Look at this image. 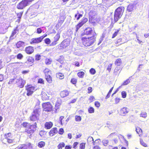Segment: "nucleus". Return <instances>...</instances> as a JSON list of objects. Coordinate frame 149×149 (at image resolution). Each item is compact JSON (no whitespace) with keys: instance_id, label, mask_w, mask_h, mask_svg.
I'll list each match as a JSON object with an SVG mask.
<instances>
[{"instance_id":"1","label":"nucleus","mask_w":149,"mask_h":149,"mask_svg":"<svg viewBox=\"0 0 149 149\" xmlns=\"http://www.w3.org/2000/svg\"><path fill=\"white\" fill-rule=\"evenodd\" d=\"M96 33H95L93 34V36L90 37H83L81 38V40L83 45L86 47L89 46L93 45L95 41V36Z\"/></svg>"},{"instance_id":"2","label":"nucleus","mask_w":149,"mask_h":149,"mask_svg":"<svg viewBox=\"0 0 149 149\" xmlns=\"http://www.w3.org/2000/svg\"><path fill=\"white\" fill-rule=\"evenodd\" d=\"M124 9L123 7L121 6L118 7L116 10L114 15V19L115 22H117L121 17L123 15Z\"/></svg>"},{"instance_id":"3","label":"nucleus","mask_w":149,"mask_h":149,"mask_svg":"<svg viewBox=\"0 0 149 149\" xmlns=\"http://www.w3.org/2000/svg\"><path fill=\"white\" fill-rule=\"evenodd\" d=\"M40 110V109L39 108L35 109L34 110L30 117L31 121H36L39 119Z\"/></svg>"},{"instance_id":"4","label":"nucleus","mask_w":149,"mask_h":149,"mask_svg":"<svg viewBox=\"0 0 149 149\" xmlns=\"http://www.w3.org/2000/svg\"><path fill=\"white\" fill-rule=\"evenodd\" d=\"M34 0H23L19 2L17 7L19 9H23Z\"/></svg>"},{"instance_id":"5","label":"nucleus","mask_w":149,"mask_h":149,"mask_svg":"<svg viewBox=\"0 0 149 149\" xmlns=\"http://www.w3.org/2000/svg\"><path fill=\"white\" fill-rule=\"evenodd\" d=\"M5 140L9 143H13L15 142L10 133L6 134L4 135Z\"/></svg>"},{"instance_id":"6","label":"nucleus","mask_w":149,"mask_h":149,"mask_svg":"<svg viewBox=\"0 0 149 149\" xmlns=\"http://www.w3.org/2000/svg\"><path fill=\"white\" fill-rule=\"evenodd\" d=\"M43 110L46 111H50L52 110V106L49 102L44 103L42 104Z\"/></svg>"},{"instance_id":"7","label":"nucleus","mask_w":149,"mask_h":149,"mask_svg":"<svg viewBox=\"0 0 149 149\" xmlns=\"http://www.w3.org/2000/svg\"><path fill=\"white\" fill-rule=\"evenodd\" d=\"M27 92L26 95L28 96L31 95L33 92L36 91L35 88L31 85H28L26 87Z\"/></svg>"},{"instance_id":"8","label":"nucleus","mask_w":149,"mask_h":149,"mask_svg":"<svg viewBox=\"0 0 149 149\" xmlns=\"http://www.w3.org/2000/svg\"><path fill=\"white\" fill-rule=\"evenodd\" d=\"M94 31L91 28L88 27L86 28L85 30L84 31V32L83 33H82L81 36H83L84 35V34L87 35H91L92 34H94V33H93Z\"/></svg>"},{"instance_id":"9","label":"nucleus","mask_w":149,"mask_h":149,"mask_svg":"<svg viewBox=\"0 0 149 149\" xmlns=\"http://www.w3.org/2000/svg\"><path fill=\"white\" fill-rule=\"evenodd\" d=\"M42 37H40L38 38H33L31 39L30 43L31 44L39 43L42 41Z\"/></svg>"},{"instance_id":"10","label":"nucleus","mask_w":149,"mask_h":149,"mask_svg":"<svg viewBox=\"0 0 149 149\" xmlns=\"http://www.w3.org/2000/svg\"><path fill=\"white\" fill-rule=\"evenodd\" d=\"M70 44V40H65L61 43V46L63 48H65L68 46Z\"/></svg>"},{"instance_id":"11","label":"nucleus","mask_w":149,"mask_h":149,"mask_svg":"<svg viewBox=\"0 0 149 149\" xmlns=\"http://www.w3.org/2000/svg\"><path fill=\"white\" fill-rule=\"evenodd\" d=\"M60 37V34L57 33L54 37V40L51 44V46H53L56 44V42L58 41Z\"/></svg>"},{"instance_id":"12","label":"nucleus","mask_w":149,"mask_h":149,"mask_svg":"<svg viewBox=\"0 0 149 149\" xmlns=\"http://www.w3.org/2000/svg\"><path fill=\"white\" fill-rule=\"evenodd\" d=\"M25 51L27 54H30L33 52L34 51V49L31 46H29L26 48L25 49Z\"/></svg>"},{"instance_id":"13","label":"nucleus","mask_w":149,"mask_h":149,"mask_svg":"<svg viewBox=\"0 0 149 149\" xmlns=\"http://www.w3.org/2000/svg\"><path fill=\"white\" fill-rule=\"evenodd\" d=\"M18 30L17 29V27L13 31L10 37L9 40H10L14 39V36L16 34L18 33Z\"/></svg>"},{"instance_id":"14","label":"nucleus","mask_w":149,"mask_h":149,"mask_svg":"<svg viewBox=\"0 0 149 149\" xmlns=\"http://www.w3.org/2000/svg\"><path fill=\"white\" fill-rule=\"evenodd\" d=\"M128 112V109L126 107L122 108L120 111V114L122 115H125Z\"/></svg>"},{"instance_id":"15","label":"nucleus","mask_w":149,"mask_h":149,"mask_svg":"<svg viewBox=\"0 0 149 149\" xmlns=\"http://www.w3.org/2000/svg\"><path fill=\"white\" fill-rule=\"evenodd\" d=\"M25 83V81L21 78L20 81H19L17 85L20 88H22L24 86Z\"/></svg>"},{"instance_id":"16","label":"nucleus","mask_w":149,"mask_h":149,"mask_svg":"<svg viewBox=\"0 0 149 149\" xmlns=\"http://www.w3.org/2000/svg\"><path fill=\"white\" fill-rule=\"evenodd\" d=\"M57 132V128L54 127L52 129L49 133L50 136H52L54 135V134L56 133Z\"/></svg>"},{"instance_id":"17","label":"nucleus","mask_w":149,"mask_h":149,"mask_svg":"<svg viewBox=\"0 0 149 149\" xmlns=\"http://www.w3.org/2000/svg\"><path fill=\"white\" fill-rule=\"evenodd\" d=\"M42 99L43 100H46L49 99L47 94L45 92H42L41 93Z\"/></svg>"},{"instance_id":"18","label":"nucleus","mask_w":149,"mask_h":149,"mask_svg":"<svg viewBox=\"0 0 149 149\" xmlns=\"http://www.w3.org/2000/svg\"><path fill=\"white\" fill-rule=\"evenodd\" d=\"M69 94L68 92L66 90L63 91L61 92L60 93V95L62 97H64Z\"/></svg>"},{"instance_id":"19","label":"nucleus","mask_w":149,"mask_h":149,"mask_svg":"<svg viewBox=\"0 0 149 149\" xmlns=\"http://www.w3.org/2000/svg\"><path fill=\"white\" fill-rule=\"evenodd\" d=\"M53 123L50 122H46L45 124V128L47 129H49L52 127Z\"/></svg>"},{"instance_id":"20","label":"nucleus","mask_w":149,"mask_h":149,"mask_svg":"<svg viewBox=\"0 0 149 149\" xmlns=\"http://www.w3.org/2000/svg\"><path fill=\"white\" fill-rule=\"evenodd\" d=\"M87 143L88 145H89L92 143H93V145H95V143L93 141V138L91 136H89L87 139Z\"/></svg>"},{"instance_id":"21","label":"nucleus","mask_w":149,"mask_h":149,"mask_svg":"<svg viewBox=\"0 0 149 149\" xmlns=\"http://www.w3.org/2000/svg\"><path fill=\"white\" fill-rule=\"evenodd\" d=\"M24 45V43L22 41H19L16 44V46L17 48H19L21 47H23Z\"/></svg>"},{"instance_id":"22","label":"nucleus","mask_w":149,"mask_h":149,"mask_svg":"<svg viewBox=\"0 0 149 149\" xmlns=\"http://www.w3.org/2000/svg\"><path fill=\"white\" fill-rule=\"evenodd\" d=\"M36 127V122L34 123L33 125H31L29 124L28 127V128H29L30 129L33 130L34 131V130H35Z\"/></svg>"},{"instance_id":"23","label":"nucleus","mask_w":149,"mask_h":149,"mask_svg":"<svg viewBox=\"0 0 149 149\" xmlns=\"http://www.w3.org/2000/svg\"><path fill=\"white\" fill-rule=\"evenodd\" d=\"M45 78L47 81L49 83H51L52 82V77L50 75L45 76Z\"/></svg>"},{"instance_id":"24","label":"nucleus","mask_w":149,"mask_h":149,"mask_svg":"<svg viewBox=\"0 0 149 149\" xmlns=\"http://www.w3.org/2000/svg\"><path fill=\"white\" fill-rule=\"evenodd\" d=\"M56 76L57 78L61 79H63L64 77V74L63 73L60 72L57 73L56 74Z\"/></svg>"},{"instance_id":"25","label":"nucleus","mask_w":149,"mask_h":149,"mask_svg":"<svg viewBox=\"0 0 149 149\" xmlns=\"http://www.w3.org/2000/svg\"><path fill=\"white\" fill-rule=\"evenodd\" d=\"M134 5L132 4H130L127 6V10L128 12L132 11L133 10Z\"/></svg>"},{"instance_id":"26","label":"nucleus","mask_w":149,"mask_h":149,"mask_svg":"<svg viewBox=\"0 0 149 149\" xmlns=\"http://www.w3.org/2000/svg\"><path fill=\"white\" fill-rule=\"evenodd\" d=\"M85 74L84 72L83 71H80L78 72L77 73V76L80 78H83Z\"/></svg>"},{"instance_id":"27","label":"nucleus","mask_w":149,"mask_h":149,"mask_svg":"<svg viewBox=\"0 0 149 149\" xmlns=\"http://www.w3.org/2000/svg\"><path fill=\"white\" fill-rule=\"evenodd\" d=\"M136 131L137 134H139V136H140V134L141 135L142 133V130L139 127H137L136 128Z\"/></svg>"},{"instance_id":"28","label":"nucleus","mask_w":149,"mask_h":149,"mask_svg":"<svg viewBox=\"0 0 149 149\" xmlns=\"http://www.w3.org/2000/svg\"><path fill=\"white\" fill-rule=\"evenodd\" d=\"M44 72L45 73V76H47L48 75H50L51 74V71L47 68H46Z\"/></svg>"},{"instance_id":"29","label":"nucleus","mask_w":149,"mask_h":149,"mask_svg":"<svg viewBox=\"0 0 149 149\" xmlns=\"http://www.w3.org/2000/svg\"><path fill=\"white\" fill-rule=\"evenodd\" d=\"M126 42V40H124L123 39L120 38L117 41V44L118 45H120Z\"/></svg>"},{"instance_id":"30","label":"nucleus","mask_w":149,"mask_h":149,"mask_svg":"<svg viewBox=\"0 0 149 149\" xmlns=\"http://www.w3.org/2000/svg\"><path fill=\"white\" fill-rule=\"evenodd\" d=\"M115 64L117 66H120L121 64V59L120 58H118L115 62Z\"/></svg>"},{"instance_id":"31","label":"nucleus","mask_w":149,"mask_h":149,"mask_svg":"<svg viewBox=\"0 0 149 149\" xmlns=\"http://www.w3.org/2000/svg\"><path fill=\"white\" fill-rule=\"evenodd\" d=\"M140 116L145 118L147 117V113L146 112L142 111L140 114Z\"/></svg>"},{"instance_id":"32","label":"nucleus","mask_w":149,"mask_h":149,"mask_svg":"<svg viewBox=\"0 0 149 149\" xmlns=\"http://www.w3.org/2000/svg\"><path fill=\"white\" fill-rule=\"evenodd\" d=\"M27 147L25 145H22L19 146L15 149H27Z\"/></svg>"},{"instance_id":"33","label":"nucleus","mask_w":149,"mask_h":149,"mask_svg":"<svg viewBox=\"0 0 149 149\" xmlns=\"http://www.w3.org/2000/svg\"><path fill=\"white\" fill-rule=\"evenodd\" d=\"M45 142L42 141L38 143V146L40 148H42L45 146Z\"/></svg>"},{"instance_id":"34","label":"nucleus","mask_w":149,"mask_h":149,"mask_svg":"<svg viewBox=\"0 0 149 149\" xmlns=\"http://www.w3.org/2000/svg\"><path fill=\"white\" fill-rule=\"evenodd\" d=\"M65 146V144L64 143L62 142L60 143L58 146V149H62Z\"/></svg>"},{"instance_id":"35","label":"nucleus","mask_w":149,"mask_h":149,"mask_svg":"<svg viewBox=\"0 0 149 149\" xmlns=\"http://www.w3.org/2000/svg\"><path fill=\"white\" fill-rule=\"evenodd\" d=\"M120 30V29H117L116 31H115L114 33L113 34L112 38H113L116 37L119 33V32Z\"/></svg>"},{"instance_id":"36","label":"nucleus","mask_w":149,"mask_h":149,"mask_svg":"<svg viewBox=\"0 0 149 149\" xmlns=\"http://www.w3.org/2000/svg\"><path fill=\"white\" fill-rule=\"evenodd\" d=\"M102 142L104 146H107L108 144L109 141L107 139H104L102 141Z\"/></svg>"},{"instance_id":"37","label":"nucleus","mask_w":149,"mask_h":149,"mask_svg":"<svg viewBox=\"0 0 149 149\" xmlns=\"http://www.w3.org/2000/svg\"><path fill=\"white\" fill-rule=\"evenodd\" d=\"M88 112L90 113H93L94 112V109L93 107H91L88 109Z\"/></svg>"},{"instance_id":"38","label":"nucleus","mask_w":149,"mask_h":149,"mask_svg":"<svg viewBox=\"0 0 149 149\" xmlns=\"http://www.w3.org/2000/svg\"><path fill=\"white\" fill-rule=\"evenodd\" d=\"M85 143H80L79 146V149H84L85 147Z\"/></svg>"},{"instance_id":"39","label":"nucleus","mask_w":149,"mask_h":149,"mask_svg":"<svg viewBox=\"0 0 149 149\" xmlns=\"http://www.w3.org/2000/svg\"><path fill=\"white\" fill-rule=\"evenodd\" d=\"M82 16V15L79 14L78 15L77 14H75V17L77 18V20H79L80 18Z\"/></svg>"},{"instance_id":"40","label":"nucleus","mask_w":149,"mask_h":149,"mask_svg":"<svg viewBox=\"0 0 149 149\" xmlns=\"http://www.w3.org/2000/svg\"><path fill=\"white\" fill-rule=\"evenodd\" d=\"M95 100V97L93 96H91L89 97L88 99V101L90 103L92 102L93 101H94Z\"/></svg>"},{"instance_id":"41","label":"nucleus","mask_w":149,"mask_h":149,"mask_svg":"<svg viewBox=\"0 0 149 149\" xmlns=\"http://www.w3.org/2000/svg\"><path fill=\"white\" fill-rule=\"evenodd\" d=\"M130 82V79H128L123 82V83L122 84V86L126 85L128 84Z\"/></svg>"},{"instance_id":"42","label":"nucleus","mask_w":149,"mask_h":149,"mask_svg":"<svg viewBox=\"0 0 149 149\" xmlns=\"http://www.w3.org/2000/svg\"><path fill=\"white\" fill-rule=\"evenodd\" d=\"M52 62V61L51 59L47 58L45 60V63L47 65H49Z\"/></svg>"},{"instance_id":"43","label":"nucleus","mask_w":149,"mask_h":149,"mask_svg":"<svg viewBox=\"0 0 149 149\" xmlns=\"http://www.w3.org/2000/svg\"><path fill=\"white\" fill-rule=\"evenodd\" d=\"M60 105H58V104H56L55 105V112L56 113H57L59 109V106Z\"/></svg>"},{"instance_id":"44","label":"nucleus","mask_w":149,"mask_h":149,"mask_svg":"<svg viewBox=\"0 0 149 149\" xmlns=\"http://www.w3.org/2000/svg\"><path fill=\"white\" fill-rule=\"evenodd\" d=\"M90 72V73L93 75L95 74L96 73V71L95 69L93 68H91L89 70Z\"/></svg>"},{"instance_id":"45","label":"nucleus","mask_w":149,"mask_h":149,"mask_svg":"<svg viewBox=\"0 0 149 149\" xmlns=\"http://www.w3.org/2000/svg\"><path fill=\"white\" fill-rule=\"evenodd\" d=\"M88 21L87 18H84L82 20L81 22H80L83 25L85 23Z\"/></svg>"},{"instance_id":"46","label":"nucleus","mask_w":149,"mask_h":149,"mask_svg":"<svg viewBox=\"0 0 149 149\" xmlns=\"http://www.w3.org/2000/svg\"><path fill=\"white\" fill-rule=\"evenodd\" d=\"M75 120L76 121L79 122L81 120V117L80 116H75Z\"/></svg>"},{"instance_id":"47","label":"nucleus","mask_w":149,"mask_h":149,"mask_svg":"<svg viewBox=\"0 0 149 149\" xmlns=\"http://www.w3.org/2000/svg\"><path fill=\"white\" fill-rule=\"evenodd\" d=\"M83 25L80 23H79L76 26V31H77Z\"/></svg>"},{"instance_id":"48","label":"nucleus","mask_w":149,"mask_h":149,"mask_svg":"<svg viewBox=\"0 0 149 149\" xmlns=\"http://www.w3.org/2000/svg\"><path fill=\"white\" fill-rule=\"evenodd\" d=\"M45 42L46 44L48 45L50 43L51 40L49 38H47L45 40Z\"/></svg>"},{"instance_id":"49","label":"nucleus","mask_w":149,"mask_h":149,"mask_svg":"<svg viewBox=\"0 0 149 149\" xmlns=\"http://www.w3.org/2000/svg\"><path fill=\"white\" fill-rule=\"evenodd\" d=\"M21 77H17L16 78L14 79V80L15 81L16 83L17 84L19 83V81H20Z\"/></svg>"},{"instance_id":"50","label":"nucleus","mask_w":149,"mask_h":149,"mask_svg":"<svg viewBox=\"0 0 149 149\" xmlns=\"http://www.w3.org/2000/svg\"><path fill=\"white\" fill-rule=\"evenodd\" d=\"M140 143L141 144V145H142V146H144V147H146L147 146V144L145 143L143 141V140L141 139H140Z\"/></svg>"},{"instance_id":"51","label":"nucleus","mask_w":149,"mask_h":149,"mask_svg":"<svg viewBox=\"0 0 149 149\" xmlns=\"http://www.w3.org/2000/svg\"><path fill=\"white\" fill-rule=\"evenodd\" d=\"M17 59H21L23 57V56L21 54H19L17 55Z\"/></svg>"},{"instance_id":"52","label":"nucleus","mask_w":149,"mask_h":149,"mask_svg":"<svg viewBox=\"0 0 149 149\" xmlns=\"http://www.w3.org/2000/svg\"><path fill=\"white\" fill-rule=\"evenodd\" d=\"M112 64H109L107 67V70H108L109 72H110L111 70V69L112 67Z\"/></svg>"},{"instance_id":"53","label":"nucleus","mask_w":149,"mask_h":149,"mask_svg":"<svg viewBox=\"0 0 149 149\" xmlns=\"http://www.w3.org/2000/svg\"><path fill=\"white\" fill-rule=\"evenodd\" d=\"M71 82L73 84H75L77 82V80L75 78H72L71 80Z\"/></svg>"},{"instance_id":"54","label":"nucleus","mask_w":149,"mask_h":149,"mask_svg":"<svg viewBox=\"0 0 149 149\" xmlns=\"http://www.w3.org/2000/svg\"><path fill=\"white\" fill-rule=\"evenodd\" d=\"M100 103L98 101H95V106L97 107H99L100 106Z\"/></svg>"},{"instance_id":"55","label":"nucleus","mask_w":149,"mask_h":149,"mask_svg":"<svg viewBox=\"0 0 149 149\" xmlns=\"http://www.w3.org/2000/svg\"><path fill=\"white\" fill-rule=\"evenodd\" d=\"M26 132L28 133L31 134L33 133L34 131L33 130L30 129L29 128V129L26 131Z\"/></svg>"},{"instance_id":"56","label":"nucleus","mask_w":149,"mask_h":149,"mask_svg":"<svg viewBox=\"0 0 149 149\" xmlns=\"http://www.w3.org/2000/svg\"><path fill=\"white\" fill-rule=\"evenodd\" d=\"M121 95L123 98H125L126 96V93L125 91H122L121 93Z\"/></svg>"},{"instance_id":"57","label":"nucleus","mask_w":149,"mask_h":149,"mask_svg":"<svg viewBox=\"0 0 149 149\" xmlns=\"http://www.w3.org/2000/svg\"><path fill=\"white\" fill-rule=\"evenodd\" d=\"M40 59V55H37L35 56V59L37 61L39 60Z\"/></svg>"},{"instance_id":"58","label":"nucleus","mask_w":149,"mask_h":149,"mask_svg":"<svg viewBox=\"0 0 149 149\" xmlns=\"http://www.w3.org/2000/svg\"><path fill=\"white\" fill-rule=\"evenodd\" d=\"M23 12H20V13H18L17 14V16L19 18V19H20L21 18L23 14Z\"/></svg>"},{"instance_id":"59","label":"nucleus","mask_w":149,"mask_h":149,"mask_svg":"<svg viewBox=\"0 0 149 149\" xmlns=\"http://www.w3.org/2000/svg\"><path fill=\"white\" fill-rule=\"evenodd\" d=\"M64 133V130L63 129L61 128H60L58 132V133L60 134H62Z\"/></svg>"},{"instance_id":"60","label":"nucleus","mask_w":149,"mask_h":149,"mask_svg":"<svg viewBox=\"0 0 149 149\" xmlns=\"http://www.w3.org/2000/svg\"><path fill=\"white\" fill-rule=\"evenodd\" d=\"M28 61L33 63L34 61V59L32 57H30L28 59Z\"/></svg>"},{"instance_id":"61","label":"nucleus","mask_w":149,"mask_h":149,"mask_svg":"<svg viewBox=\"0 0 149 149\" xmlns=\"http://www.w3.org/2000/svg\"><path fill=\"white\" fill-rule=\"evenodd\" d=\"M42 30L40 28H38L37 29V33L39 34L41 33Z\"/></svg>"},{"instance_id":"62","label":"nucleus","mask_w":149,"mask_h":149,"mask_svg":"<svg viewBox=\"0 0 149 149\" xmlns=\"http://www.w3.org/2000/svg\"><path fill=\"white\" fill-rule=\"evenodd\" d=\"M38 82L40 84H44V81L42 79H38Z\"/></svg>"},{"instance_id":"63","label":"nucleus","mask_w":149,"mask_h":149,"mask_svg":"<svg viewBox=\"0 0 149 149\" xmlns=\"http://www.w3.org/2000/svg\"><path fill=\"white\" fill-rule=\"evenodd\" d=\"M61 100L60 99H58L57 100L56 104H58V105H60V104H61Z\"/></svg>"},{"instance_id":"64","label":"nucleus","mask_w":149,"mask_h":149,"mask_svg":"<svg viewBox=\"0 0 149 149\" xmlns=\"http://www.w3.org/2000/svg\"><path fill=\"white\" fill-rule=\"evenodd\" d=\"M29 125V124L27 123H23V125L25 127H27L28 128Z\"/></svg>"}]
</instances>
